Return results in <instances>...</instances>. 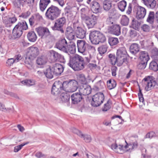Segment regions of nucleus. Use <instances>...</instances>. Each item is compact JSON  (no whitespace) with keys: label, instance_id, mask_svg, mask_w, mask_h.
Masks as SVG:
<instances>
[{"label":"nucleus","instance_id":"obj_52","mask_svg":"<svg viewBox=\"0 0 158 158\" xmlns=\"http://www.w3.org/2000/svg\"><path fill=\"white\" fill-rule=\"evenodd\" d=\"M142 30L144 32H148L150 30V27L147 24H143L141 27Z\"/></svg>","mask_w":158,"mask_h":158},{"label":"nucleus","instance_id":"obj_11","mask_svg":"<svg viewBox=\"0 0 158 158\" xmlns=\"http://www.w3.org/2000/svg\"><path fill=\"white\" fill-rule=\"evenodd\" d=\"M142 82L146 85L145 89L148 91L154 88L156 84L158 85L157 80L156 81L152 79H151L149 77H145L142 80Z\"/></svg>","mask_w":158,"mask_h":158},{"label":"nucleus","instance_id":"obj_23","mask_svg":"<svg viewBox=\"0 0 158 158\" xmlns=\"http://www.w3.org/2000/svg\"><path fill=\"white\" fill-rule=\"evenodd\" d=\"M52 68L56 76L60 75L63 71L64 68L63 66L59 64H55Z\"/></svg>","mask_w":158,"mask_h":158},{"label":"nucleus","instance_id":"obj_33","mask_svg":"<svg viewBox=\"0 0 158 158\" xmlns=\"http://www.w3.org/2000/svg\"><path fill=\"white\" fill-rule=\"evenodd\" d=\"M27 36L28 40L31 42H35L37 39L36 34L33 31L28 32L27 35Z\"/></svg>","mask_w":158,"mask_h":158},{"label":"nucleus","instance_id":"obj_16","mask_svg":"<svg viewBox=\"0 0 158 158\" xmlns=\"http://www.w3.org/2000/svg\"><path fill=\"white\" fill-rule=\"evenodd\" d=\"M35 31L41 37H46L51 35L49 29L46 27H39L35 28Z\"/></svg>","mask_w":158,"mask_h":158},{"label":"nucleus","instance_id":"obj_58","mask_svg":"<svg viewBox=\"0 0 158 158\" xmlns=\"http://www.w3.org/2000/svg\"><path fill=\"white\" fill-rule=\"evenodd\" d=\"M116 13V10L114 9H112L108 12V15L109 17H112L115 15Z\"/></svg>","mask_w":158,"mask_h":158},{"label":"nucleus","instance_id":"obj_50","mask_svg":"<svg viewBox=\"0 0 158 158\" xmlns=\"http://www.w3.org/2000/svg\"><path fill=\"white\" fill-rule=\"evenodd\" d=\"M79 81L81 82V85H83L84 84H86V79L84 74H81L79 75Z\"/></svg>","mask_w":158,"mask_h":158},{"label":"nucleus","instance_id":"obj_4","mask_svg":"<svg viewBox=\"0 0 158 158\" xmlns=\"http://www.w3.org/2000/svg\"><path fill=\"white\" fill-rule=\"evenodd\" d=\"M61 11L58 7L52 5L47 10L45 16L48 19L52 21L59 16Z\"/></svg>","mask_w":158,"mask_h":158},{"label":"nucleus","instance_id":"obj_40","mask_svg":"<svg viewBox=\"0 0 158 158\" xmlns=\"http://www.w3.org/2000/svg\"><path fill=\"white\" fill-rule=\"evenodd\" d=\"M46 63V59L44 56L38 57L36 60V63L39 65H43Z\"/></svg>","mask_w":158,"mask_h":158},{"label":"nucleus","instance_id":"obj_32","mask_svg":"<svg viewBox=\"0 0 158 158\" xmlns=\"http://www.w3.org/2000/svg\"><path fill=\"white\" fill-rule=\"evenodd\" d=\"M139 47L137 44H133L130 47V52L133 54L135 55L139 51Z\"/></svg>","mask_w":158,"mask_h":158},{"label":"nucleus","instance_id":"obj_35","mask_svg":"<svg viewBox=\"0 0 158 158\" xmlns=\"http://www.w3.org/2000/svg\"><path fill=\"white\" fill-rule=\"evenodd\" d=\"M111 7V2L110 0H105L103 2V8L106 11H108Z\"/></svg>","mask_w":158,"mask_h":158},{"label":"nucleus","instance_id":"obj_30","mask_svg":"<svg viewBox=\"0 0 158 158\" xmlns=\"http://www.w3.org/2000/svg\"><path fill=\"white\" fill-rule=\"evenodd\" d=\"M85 31L80 27H77V29L76 30V34L77 37L83 39L85 37Z\"/></svg>","mask_w":158,"mask_h":158},{"label":"nucleus","instance_id":"obj_51","mask_svg":"<svg viewBox=\"0 0 158 158\" xmlns=\"http://www.w3.org/2000/svg\"><path fill=\"white\" fill-rule=\"evenodd\" d=\"M114 20L112 17H109L107 18L106 20V23L108 25H111L114 24Z\"/></svg>","mask_w":158,"mask_h":158},{"label":"nucleus","instance_id":"obj_64","mask_svg":"<svg viewBox=\"0 0 158 158\" xmlns=\"http://www.w3.org/2000/svg\"><path fill=\"white\" fill-rule=\"evenodd\" d=\"M5 33V30L3 27H0V35H4Z\"/></svg>","mask_w":158,"mask_h":158},{"label":"nucleus","instance_id":"obj_31","mask_svg":"<svg viewBox=\"0 0 158 158\" xmlns=\"http://www.w3.org/2000/svg\"><path fill=\"white\" fill-rule=\"evenodd\" d=\"M157 62L155 61H152L150 64L149 69L154 71H157L158 70V55L156 56Z\"/></svg>","mask_w":158,"mask_h":158},{"label":"nucleus","instance_id":"obj_29","mask_svg":"<svg viewBox=\"0 0 158 158\" xmlns=\"http://www.w3.org/2000/svg\"><path fill=\"white\" fill-rule=\"evenodd\" d=\"M111 31L113 34L116 35H119L121 33L120 27L119 25H114L111 27Z\"/></svg>","mask_w":158,"mask_h":158},{"label":"nucleus","instance_id":"obj_14","mask_svg":"<svg viewBox=\"0 0 158 158\" xmlns=\"http://www.w3.org/2000/svg\"><path fill=\"white\" fill-rule=\"evenodd\" d=\"M85 20L88 28H93L97 23V17L94 15H92L90 17H86Z\"/></svg>","mask_w":158,"mask_h":158},{"label":"nucleus","instance_id":"obj_1","mask_svg":"<svg viewBox=\"0 0 158 158\" xmlns=\"http://www.w3.org/2000/svg\"><path fill=\"white\" fill-rule=\"evenodd\" d=\"M85 64L82 57L77 54L70 56L68 65L74 71H79L84 68Z\"/></svg>","mask_w":158,"mask_h":158},{"label":"nucleus","instance_id":"obj_20","mask_svg":"<svg viewBox=\"0 0 158 158\" xmlns=\"http://www.w3.org/2000/svg\"><path fill=\"white\" fill-rule=\"evenodd\" d=\"M73 132L74 133L76 134L80 137L83 138L86 142L89 143L91 142L92 140L91 137L90 135L87 134L84 135L81 131L76 128L73 129Z\"/></svg>","mask_w":158,"mask_h":158},{"label":"nucleus","instance_id":"obj_63","mask_svg":"<svg viewBox=\"0 0 158 158\" xmlns=\"http://www.w3.org/2000/svg\"><path fill=\"white\" fill-rule=\"evenodd\" d=\"M73 31L72 28L70 26L68 27H67L65 31V34H68V33H71L72 32H73Z\"/></svg>","mask_w":158,"mask_h":158},{"label":"nucleus","instance_id":"obj_9","mask_svg":"<svg viewBox=\"0 0 158 158\" xmlns=\"http://www.w3.org/2000/svg\"><path fill=\"white\" fill-rule=\"evenodd\" d=\"M77 44L78 52L82 53H84L87 49L94 48L84 40H78Z\"/></svg>","mask_w":158,"mask_h":158},{"label":"nucleus","instance_id":"obj_53","mask_svg":"<svg viewBox=\"0 0 158 158\" xmlns=\"http://www.w3.org/2000/svg\"><path fill=\"white\" fill-rule=\"evenodd\" d=\"M35 156L38 158H41L42 157L46 158V155L43 154L42 152H38L35 154Z\"/></svg>","mask_w":158,"mask_h":158},{"label":"nucleus","instance_id":"obj_61","mask_svg":"<svg viewBox=\"0 0 158 158\" xmlns=\"http://www.w3.org/2000/svg\"><path fill=\"white\" fill-rule=\"evenodd\" d=\"M117 70V68L115 66H113L111 67V70L112 75L113 76H115L116 75V72Z\"/></svg>","mask_w":158,"mask_h":158},{"label":"nucleus","instance_id":"obj_26","mask_svg":"<svg viewBox=\"0 0 158 158\" xmlns=\"http://www.w3.org/2000/svg\"><path fill=\"white\" fill-rule=\"evenodd\" d=\"M50 2V0H40L39 6L40 10L43 12Z\"/></svg>","mask_w":158,"mask_h":158},{"label":"nucleus","instance_id":"obj_22","mask_svg":"<svg viewBox=\"0 0 158 158\" xmlns=\"http://www.w3.org/2000/svg\"><path fill=\"white\" fill-rule=\"evenodd\" d=\"M143 3L148 8L153 9L157 7L156 0H142Z\"/></svg>","mask_w":158,"mask_h":158},{"label":"nucleus","instance_id":"obj_44","mask_svg":"<svg viewBox=\"0 0 158 158\" xmlns=\"http://www.w3.org/2000/svg\"><path fill=\"white\" fill-rule=\"evenodd\" d=\"M107 47L106 45H102L99 46L98 48V51L101 55L104 54L107 51Z\"/></svg>","mask_w":158,"mask_h":158},{"label":"nucleus","instance_id":"obj_43","mask_svg":"<svg viewBox=\"0 0 158 158\" xmlns=\"http://www.w3.org/2000/svg\"><path fill=\"white\" fill-rule=\"evenodd\" d=\"M126 6L127 2L124 0L118 3V8L122 11H123L124 10Z\"/></svg>","mask_w":158,"mask_h":158},{"label":"nucleus","instance_id":"obj_38","mask_svg":"<svg viewBox=\"0 0 158 158\" xmlns=\"http://www.w3.org/2000/svg\"><path fill=\"white\" fill-rule=\"evenodd\" d=\"M116 83L114 80H110L107 81V88L109 89H111L116 87Z\"/></svg>","mask_w":158,"mask_h":158},{"label":"nucleus","instance_id":"obj_62","mask_svg":"<svg viewBox=\"0 0 158 158\" xmlns=\"http://www.w3.org/2000/svg\"><path fill=\"white\" fill-rule=\"evenodd\" d=\"M130 35L132 37H134L137 36V31L134 30H131L129 33Z\"/></svg>","mask_w":158,"mask_h":158},{"label":"nucleus","instance_id":"obj_6","mask_svg":"<svg viewBox=\"0 0 158 158\" xmlns=\"http://www.w3.org/2000/svg\"><path fill=\"white\" fill-rule=\"evenodd\" d=\"M104 99L103 94L101 92L98 93L93 96L91 104L94 107L98 106L103 103Z\"/></svg>","mask_w":158,"mask_h":158},{"label":"nucleus","instance_id":"obj_2","mask_svg":"<svg viewBox=\"0 0 158 158\" xmlns=\"http://www.w3.org/2000/svg\"><path fill=\"white\" fill-rule=\"evenodd\" d=\"M89 38L91 42L95 44H98L99 42L103 43L106 40V37L103 34L96 31L90 33Z\"/></svg>","mask_w":158,"mask_h":158},{"label":"nucleus","instance_id":"obj_48","mask_svg":"<svg viewBox=\"0 0 158 158\" xmlns=\"http://www.w3.org/2000/svg\"><path fill=\"white\" fill-rule=\"evenodd\" d=\"M27 144V143H22L21 144L16 146L14 148V151L15 152H17L18 151H19V150H20L22 147L26 145V144Z\"/></svg>","mask_w":158,"mask_h":158},{"label":"nucleus","instance_id":"obj_34","mask_svg":"<svg viewBox=\"0 0 158 158\" xmlns=\"http://www.w3.org/2000/svg\"><path fill=\"white\" fill-rule=\"evenodd\" d=\"M155 18V14L154 11H150L149 12L146 21L150 24H152Z\"/></svg>","mask_w":158,"mask_h":158},{"label":"nucleus","instance_id":"obj_28","mask_svg":"<svg viewBox=\"0 0 158 158\" xmlns=\"http://www.w3.org/2000/svg\"><path fill=\"white\" fill-rule=\"evenodd\" d=\"M67 47V52H69L71 54H73L75 52L76 45L75 43L73 42H71Z\"/></svg>","mask_w":158,"mask_h":158},{"label":"nucleus","instance_id":"obj_49","mask_svg":"<svg viewBox=\"0 0 158 158\" xmlns=\"http://www.w3.org/2000/svg\"><path fill=\"white\" fill-rule=\"evenodd\" d=\"M111 104L110 102L108 101L107 102L104 104L103 107L102 108V110L106 111L109 110L110 108Z\"/></svg>","mask_w":158,"mask_h":158},{"label":"nucleus","instance_id":"obj_19","mask_svg":"<svg viewBox=\"0 0 158 158\" xmlns=\"http://www.w3.org/2000/svg\"><path fill=\"white\" fill-rule=\"evenodd\" d=\"M67 43L65 39L59 40L56 44V48L64 52H67Z\"/></svg>","mask_w":158,"mask_h":158},{"label":"nucleus","instance_id":"obj_15","mask_svg":"<svg viewBox=\"0 0 158 158\" xmlns=\"http://www.w3.org/2000/svg\"><path fill=\"white\" fill-rule=\"evenodd\" d=\"M79 92L82 96L87 95L90 94L91 89L90 86L86 84L81 85L78 89Z\"/></svg>","mask_w":158,"mask_h":158},{"label":"nucleus","instance_id":"obj_3","mask_svg":"<svg viewBox=\"0 0 158 158\" xmlns=\"http://www.w3.org/2000/svg\"><path fill=\"white\" fill-rule=\"evenodd\" d=\"M28 28V26L25 21L19 22L14 28L12 34L14 39L20 37L22 35L23 31L26 30Z\"/></svg>","mask_w":158,"mask_h":158},{"label":"nucleus","instance_id":"obj_39","mask_svg":"<svg viewBox=\"0 0 158 158\" xmlns=\"http://www.w3.org/2000/svg\"><path fill=\"white\" fill-rule=\"evenodd\" d=\"M50 56H53L55 60H60L62 57L61 55L53 50L50 51Z\"/></svg>","mask_w":158,"mask_h":158},{"label":"nucleus","instance_id":"obj_12","mask_svg":"<svg viewBox=\"0 0 158 158\" xmlns=\"http://www.w3.org/2000/svg\"><path fill=\"white\" fill-rule=\"evenodd\" d=\"M28 50V53L26 57H27V58L30 59H33L39 53V50L38 48L34 46L29 48Z\"/></svg>","mask_w":158,"mask_h":158},{"label":"nucleus","instance_id":"obj_8","mask_svg":"<svg viewBox=\"0 0 158 158\" xmlns=\"http://www.w3.org/2000/svg\"><path fill=\"white\" fill-rule=\"evenodd\" d=\"M66 19L64 17H61L56 20L52 29L60 31L61 33L64 32L63 27L66 23Z\"/></svg>","mask_w":158,"mask_h":158},{"label":"nucleus","instance_id":"obj_46","mask_svg":"<svg viewBox=\"0 0 158 158\" xmlns=\"http://www.w3.org/2000/svg\"><path fill=\"white\" fill-rule=\"evenodd\" d=\"M20 3L23 5H27L30 6L33 4L34 0H19Z\"/></svg>","mask_w":158,"mask_h":158},{"label":"nucleus","instance_id":"obj_17","mask_svg":"<svg viewBox=\"0 0 158 158\" xmlns=\"http://www.w3.org/2000/svg\"><path fill=\"white\" fill-rule=\"evenodd\" d=\"M110 147L113 151L116 153L123 154L125 152V148L124 147L120 144L117 145L115 141L110 145Z\"/></svg>","mask_w":158,"mask_h":158},{"label":"nucleus","instance_id":"obj_10","mask_svg":"<svg viewBox=\"0 0 158 158\" xmlns=\"http://www.w3.org/2000/svg\"><path fill=\"white\" fill-rule=\"evenodd\" d=\"M134 11L136 13V18L138 19H141L145 17L147 10L144 7L137 5L134 7Z\"/></svg>","mask_w":158,"mask_h":158},{"label":"nucleus","instance_id":"obj_56","mask_svg":"<svg viewBox=\"0 0 158 158\" xmlns=\"http://www.w3.org/2000/svg\"><path fill=\"white\" fill-rule=\"evenodd\" d=\"M14 63L15 62L14 58H11L7 60L6 64L8 66H10Z\"/></svg>","mask_w":158,"mask_h":158},{"label":"nucleus","instance_id":"obj_37","mask_svg":"<svg viewBox=\"0 0 158 158\" xmlns=\"http://www.w3.org/2000/svg\"><path fill=\"white\" fill-rule=\"evenodd\" d=\"M129 18L126 15H123L121 19L120 23L123 26H127L129 23Z\"/></svg>","mask_w":158,"mask_h":158},{"label":"nucleus","instance_id":"obj_25","mask_svg":"<svg viewBox=\"0 0 158 158\" xmlns=\"http://www.w3.org/2000/svg\"><path fill=\"white\" fill-rule=\"evenodd\" d=\"M91 9L95 13L101 12L102 10L99 4L95 1L93 2Z\"/></svg>","mask_w":158,"mask_h":158},{"label":"nucleus","instance_id":"obj_60","mask_svg":"<svg viewBox=\"0 0 158 158\" xmlns=\"http://www.w3.org/2000/svg\"><path fill=\"white\" fill-rule=\"evenodd\" d=\"M67 37L68 39L69 40H72L74 38V34L73 32H72L71 33H68V34H65Z\"/></svg>","mask_w":158,"mask_h":158},{"label":"nucleus","instance_id":"obj_13","mask_svg":"<svg viewBox=\"0 0 158 158\" xmlns=\"http://www.w3.org/2000/svg\"><path fill=\"white\" fill-rule=\"evenodd\" d=\"M63 84H68V92H73L75 91L78 88V84L77 81L75 80L66 81L63 82Z\"/></svg>","mask_w":158,"mask_h":158},{"label":"nucleus","instance_id":"obj_5","mask_svg":"<svg viewBox=\"0 0 158 158\" xmlns=\"http://www.w3.org/2000/svg\"><path fill=\"white\" fill-rule=\"evenodd\" d=\"M139 62L138 65L140 69H144L146 67L148 61L150 60L148 53L145 51L140 52L139 54Z\"/></svg>","mask_w":158,"mask_h":158},{"label":"nucleus","instance_id":"obj_42","mask_svg":"<svg viewBox=\"0 0 158 158\" xmlns=\"http://www.w3.org/2000/svg\"><path fill=\"white\" fill-rule=\"evenodd\" d=\"M21 83L24 85H26L28 86L34 85L35 84V81L33 80H25L22 81Z\"/></svg>","mask_w":158,"mask_h":158},{"label":"nucleus","instance_id":"obj_24","mask_svg":"<svg viewBox=\"0 0 158 158\" xmlns=\"http://www.w3.org/2000/svg\"><path fill=\"white\" fill-rule=\"evenodd\" d=\"M109 57L110 59V63L113 65H115L116 64L118 66H120L122 65L121 64H119L118 61V59L117 57H116L114 54H110L109 55Z\"/></svg>","mask_w":158,"mask_h":158},{"label":"nucleus","instance_id":"obj_47","mask_svg":"<svg viewBox=\"0 0 158 158\" xmlns=\"http://www.w3.org/2000/svg\"><path fill=\"white\" fill-rule=\"evenodd\" d=\"M124 148H125V152H131L134 149L131 143L127 144V145L124 146Z\"/></svg>","mask_w":158,"mask_h":158},{"label":"nucleus","instance_id":"obj_18","mask_svg":"<svg viewBox=\"0 0 158 158\" xmlns=\"http://www.w3.org/2000/svg\"><path fill=\"white\" fill-rule=\"evenodd\" d=\"M64 85L60 82L56 81L54 83L52 89V93L55 95H58Z\"/></svg>","mask_w":158,"mask_h":158},{"label":"nucleus","instance_id":"obj_45","mask_svg":"<svg viewBox=\"0 0 158 158\" xmlns=\"http://www.w3.org/2000/svg\"><path fill=\"white\" fill-rule=\"evenodd\" d=\"M108 42L110 46H114L118 43V40L116 38L110 37L109 39Z\"/></svg>","mask_w":158,"mask_h":158},{"label":"nucleus","instance_id":"obj_54","mask_svg":"<svg viewBox=\"0 0 158 158\" xmlns=\"http://www.w3.org/2000/svg\"><path fill=\"white\" fill-rule=\"evenodd\" d=\"M155 135V133L153 131H151L147 133L145 135V138L151 139L154 137Z\"/></svg>","mask_w":158,"mask_h":158},{"label":"nucleus","instance_id":"obj_41","mask_svg":"<svg viewBox=\"0 0 158 158\" xmlns=\"http://www.w3.org/2000/svg\"><path fill=\"white\" fill-rule=\"evenodd\" d=\"M33 60L27 58V57H26L25 61V63L26 66L28 69H30L33 68V64L31 61V60Z\"/></svg>","mask_w":158,"mask_h":158},{"label":"nucleus","instance_id":"obj_7","mask_svg":"<svg viewBox=\"0 0 158 158\" xmlns=\"http://www.w3.org/2000/svg\"><path fill=\"white\" fill-rule=\"evenodd\" d=\"M127 53L126 48L124 47L120 48L117 50L116 57L118 58V61L119 64L122 65L123 62L127 60Z\"/></svg>","mask_w":158,"mask_h":158},{"label":"nucleus","instance_id":"obj_57","mask_svg":"<svg viewBox=\"0 0 158 158\" xmlns=\"http://www.w3.org/2000/svg\"><path fill=\"white\" fill-rule=\"evenodd\" d=\"M138 95L139 96V98L140 102H142L144 105V98L143 97V94L140 89H139V93H138Z\"/></svg>","mask_w":158,"mask_h":158},{"label":"nucleus","instance_id":"obj_55","mask_svg":"<svg viewBox=\"0 0 158 158\" xmlns=\"http://www.w3.org/2000/svg\"><path fill=\"white\" fill-rule=\"evenodd\" d=\"M54 2L57 3L61 7H63L64 5V0H53Z\"/></svg>","mask_w":158,"mask_h":158},{"label":"nucleus","instance_id":"obj_36","mask_svg":"<svg viewBox=\"0 0 158 158\" xmlns=\"http://www.w3.org/2000/svg\"><path fill=\"white\" fill-rule=\"evenodd\" d=\"M70 96L66 93H62L60 96V99L63 102H68L70 99Z\"/></svg>","mask_w":158,"mask_h":158},{"label":"nucleus","instance_id":"obj_27","mask_svg":"<svg viewBox=\"0 0 158 158\" xmlns=\"http://www.w3.org/2000/svg\"><path fill=\"white\" fill-rule=\"evenodd\" d=\"M44 73L48 78L51 79L53 78V75L55 74V73L52 67H49L44 71Z\"/></svg>","mask_w":158,"mask_h":158},{"label":"nucleus","instance_id":"obj_59","mask_svg":"<svg viewBox=\"0 0 158 158\" xmlns=\"http://www.w3.org/2000/svg\"><path fill=\"white\" fill-rule=\"evenodd\" d=\"M22 58V57L20 54H18L15 55L13 58L15 60V62L17 63Z\"/></svg>","mask_w":158,"mask_h":158},{"label":"nucleus","instance_id":"obj_21","mask_svg":"<svg viewBox=\"0 0 158 158\" xmlns=\"http://www.w3.org/2000/svg\"><path fill=\"white\" fill-rule=\"evenodd\" d=\"M72 103L77 104L81 102L83 99L82 96L79 92L73 93L71 96Z\"/></svg>","mask_w":158,"mask_h":158}]
</instances>
